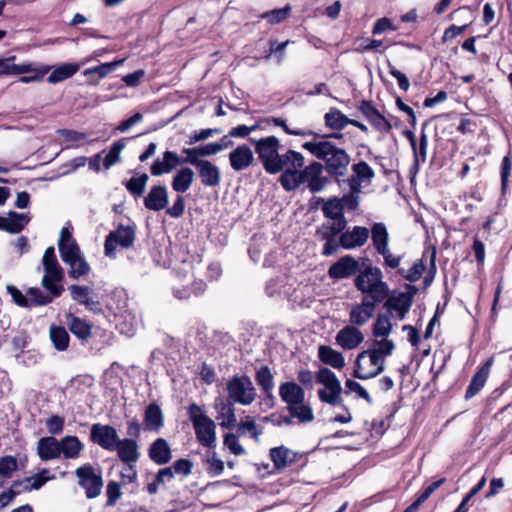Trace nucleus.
Segmentation results:
<instances>
[{"label":"nucleus","instance_id":"obj_40","mask_svg":"<svg viewBox=\"0 0 512 512\" xmlns=\"http://www.w3.org/2000/svg\"><path fill=\"white\" fill-rule=\"evenodd\" d=\"M270 457L277 469L285 468L295 460V454L284 446L272 448Z\"/></svg>","mask_w":512,"mask_h":512},{"label":"nucleus","instance_id":"obj_11","mask_svg":"<svg viewBox=\"0 0 512 512\" xmlns=\"http://www.w3.org/2000/svg\"><path fill=\"white\" fill-rule=\"evenodd\" d=\"M384 369L385 362L367 349L358 354L353 375L355 378L366 380L378 376Z\"/></svg>","mask_w":512,"mask_h":512},{"label":"nucleus","instance_id":"obj_48","mask_svg":"<svg viewBox=\"0 0 512 512\" xmlns=\"http://www.w3.org/2000/svg\"><path fill=\"white\" fill-rule=\"evenodd\" d=\"M392 331L391 316L386 313L377 315V318L373 324L372 334L375 338L388 337Z\"/></svg>","mask_w":512,"mask_h":512},{"label":"nucleus","instance_id":"obj_43","mask_svg":"<svg viewBox=\"0 0 512 512\" xmlns=\"http://www.w3.org/2000/svg\"><path fill=\"white\" fill-rule=\"evenodd\" d=\"M30 221L28 214L9 212L5 231L11 234L20 233Z\"/></svg>","mask_w":512,"mask_h":512},{"label":"nucleus","instance_id":"obj_39","mask_svg":"<svg viewBox=\"0 0 512 512\" xmlns=\"http://www.w3.org/2000/svg\"><path fill=\"white\" fill-rule=\"evenodd\" d=\"M68 289L71 298L79 304H83L90 309L99 304L90 296L91 291L87 286L71 285Z\"/></svg>","mask_w":512,"mask_h":512},{"label":"nucleus","instance_id":"obj_32","mask_svg":"<svg viewBox=\"0 0 512 512\" xmlns=\"http://www.w3.org/2000/svg\"><path fill=\"white\" fill-rule=\"evenodd\" d=\"M84 444L77 436H65L59 440L60 456L65 459H76L84 450Z\"/></svg>","mask_w":512,"mask_h":512},{"label":"nucleus","instance_id":"obj_6","mask_svg":"<svg viewBox=\"0 0 512 512\" xmlns=\"http://www.w3.org/2000/svg\"><path fill=\"white\" fill-rule=\"evenodd\" d=\"M188 415L200 445L207 448H214L217 439L215 422L209 418L196 403L189 405Z\"/></svg>","mask_w":512,"mask_h":512},{"label":"nucleus","instance_id":"obj_35","mask_svg":"<svg viewBox=\"0 0 512 512\" xmlns=\"http://www.w3.org/2000/svg\"><path fill=\"white\" fill-rule=\"evenodd\" d=\"M193 180V170L189 167H183L173 176L171 185L177 193H185L191 187Z\"/></svg>","mask_w":512,"mask_h":512},{"label":"nucleus","instance_id":"obj_8","mask_svg":"<svg viewBox=\"0 0 512 512\" xmlns=\"http://www.w3.org/2000/svg\"><path fill=\"white\" fill-rule=\"evenodd\" d=\"M226 391L228 400L243 406L251 405L257 397L256 388L250 377L246 375H235L229 378L226 382Z\"/></svg>","mask_w":512,"mask_h":512},{"label":"nucleus","instance_id":"obj_18","mask_svg":"<svg viewBox=\"0 0 512 512\" xmlns=\"http://www.w3.org/2000/svg\"><path fill=\"white\" fill-rule=\"evenodd\" d=\"M58 248L60 257L65 264L70 263L72 260L82 255L76 240L66 227H63L60 231Z\"/></svg>","mask_w":512,"mask_h":512},{"label":"nucleus","instance_id":"obj_5","mask_svg":"<svg viewBox=\"0 0 512 512\" xmlns=\"http://www.w3.org/2000/svg\"><path fill=\"white\" fill-rule=\"evenodd\" d=\"M175 278L173 294L178 299H188L192 295L199 296L206 290V283L203 280L194 279L191 261H182L181 266L176 270Z\"/></svg>","mask_w":512,"mask_h":512},{"label":"nucleus","instance_id":"obj_33","mask_svg":"<svg viewBox=\"0 0 512 512\" xmlns=\"http://www.w3.org/2000/svg\"><path fill=\"white\" fill-rule=\"evenodd\" d=\"M371 239L373 246L378 254H384L389 248V233L387 227L382 222H376L371 227Z\"/></svg>","mask_w":512,"mask_h":512},{"label":"nucleus","instance_id":"obj_46","mask_svg":"<svg viewBox=\"0 0 512 512\" xmlns=\"http://www.w3.org/2000/svg\"><path fill=\"white\" fill-rule=\"evenodd\" d=\"M148 180V174H136L125 183V188L135 198L142 197Z\"/></svg>","mask_w":512,"mask_h":512},{"label":"nucleus","instance_id":"obj_41","mask_svg":"<svg viewBox=\"0 0 512 512\" xmlns=\"http://www.w3.org/2000/svg\"><path fill=\"white\" fill-rule=\"evenodd\" d=\"M50 340L58 351H65L69 346L70 337L62 326L51 325L49 329Z\"/></svg>","mask_w":512,"mask_h":512},{"label":"nucleus","instance_id":"obj_59","mask_svg":"<svg viewBox=\"0 0 512 512\" xmlns=\"http://www.w3.org/2000/svg\"><path fill=\"white\" fill-rule=\"evenodd\" d=\"M223 444L234 455L240 456L246 454V450L240 444L238 436L233 433L224 435Z\"/></svg>","mask_w":512,"mask_h":512},{"label":"nucleus","instance_id":"obj_49","mask_svg":"<svg viewBox=\"0 0 512 512\" xmlns=\"http://www.w3.org/2000/svg\"><path fill=\"white\" fill-rule=\"evenodd\" d=\"M255 380L264 393L270 394L272 392L274 388V377L268 366L263 365L257 369Z\"/></svg>","mask_w":512,"mask_h":512},{"label":"nucleus","instance_id":"obj_42","mask_svg":"<svg viewBox=\"0 0 512 512\" xmlns=\"http://www.w3.org/2000/svg\"><path fill=\"white\" fill-rule=\"evenodd\" d=\"M325 125L332 130H342L350 122V118L339 109L331 108L324 116Z\"/></svg>","mask_w":512,"mask_h":512},{"label":"nucleus","instance_id":"obj_25","mask_svg":"<svg viewBox=\"0 0 512 512\" xmlns=\"http://www.w3.org/2000/svg\"><path fill=\"white\" fill-rule=\"evenodd\" d=\"M369 238V230L366 227L354 226L352 230L340 235V245L345 249H353L363 246Z\"/></svg>","mask_w":512,"mask_h":512},{"label":"nucleus","instance_id":"obj_50","mask_svg":"<svg viewBox=\"0 0 512 512\" xmlns=\"http://www.w3.org/2000/svg\"><path fill=\"white\" fill-rule=\"evenodd\" d=\"M369 349L375 355L381 358L383 362H385V358L392 355L393 351L395 350V344L392 340L388 339L387 337L381 338L380 340L375 338V340L372 343V346Z\"/></svg>","mask_w":512,"mask_h":512},{"label":"nucleus","instance_id":"obj_10","mask_svg":"<svg viewBox=\"0 0 512 512\" xmlns=\"http://www.w3.org/2000/svg\"><path fill=\"white\" fill-rule=\"evenodd\" d=\"M75 475L78 479V486L84 489L88 499H94L101 494L104 483L100 469L86 463L75 470Z\"/></svg>","mask_w":512,"mask_h":512},{"label":"nucleus","instance_id":"obj_64","mask_svg":"<svg viewBox=\"0 0 512 512\" xmlns=\"http://www.w3.org/2000/svg\"><path fill=\"white\" fill-rule=\"evenodd\" d=\"M64 423L65 421L62 416L52 415L46 420L47 431L51 435H59L63 431Z\"/></svg>","mask_w":512,"mask_h":512},{"label":"nucleus","instance_id":"obj_22","mask_svg":"<svg viewBox=\"0 0 512 512\" xmlns=\"http://www.w3.org/2000/svg\"><path fill=\"white\" fill-rule=\"evenodd\" d=\"M255 161L252 149L246 145H238L229 153V163L234 171H243L249 168Z\"/></svg>","mask_w":512,"mask_h":512},{"label":"nucleus","instance_id":"obj_26","mask_svg":"<svg viewBox=\"0 0 512 512\" xmlns=\"http://www.w3.org/2000/svg\"><path fill=\"white\" fill-rule=\"evenodd\" d=\"M168 204V191L164 185H154L144 197V205L152 211H160Z\"/></svg>","mask_w":512,"mask_h":512},{"label":"nucleus","instance_id":"obj_3","mask_svg":"<svg viewBox=\"0 0 512 512\" xmlns=\"http://www.w3.org/2000/svg\"><path fill=\"white\" fill-rule=\"evenodd\" d=\"M279 396L286 403V408L292 417L297 418L301 423L313 421V410L305 404V392L297 383L292 381L282 383L279 387Z\"/></svg>","mask_w":512,"mask_h":512},{"label":"nucleus","instance_id":"obj_62","mask_svg":"<svg viewBox=\"0 0 512 512\" xmlns=\"http://www.w3.org/2000/svg\"><path fill=\"white\" fill-rule=\"evenodd\" d=\"M107 506H114L121 498V487L116 481H109L106 487Z\"/></svg>","mask_w":512,"mask_h":512},{"label":"nucleus","instance_id":"obj_21","mask_svg":"<svg viewBox=\"0 0 512 512\" xmlns=\"http://www.w3.org/2000/svg\"><path fill=\"white\" fill-rule=\"evenodd\" d=\"M359 111L369 121V123L381 133H388L392 126L390 122L371 104L363 100L359 105Z\"/></svg>","mask_w":512,"mask_h":512},{"label":"nucleus","instance_id":"obj_15","mask_svg":"<svg viewBox=\"0 0 512 512\" xmlns=\"http://www.w3.org/2000/svg\"><path fill=\"white\" fill-rule=\"evenodd\" d=\"M120 440L116 429L108 424L95 423L91 426L90 441L107 451H115Z\"/></svg>","mask_w":512,"mask_h":512},{"label":"nucleus","instance_id":"obj_61","mask_svg":"<svg viewBox=\"0 0 512 512\" xmlns=\"http://www.w3.org/2000/svg\"><path fill=\"white\" fill-rule=\"evenodd\" d=\"M16 469L17 460L13 456H4L0 459V475L2 477H11Z\"/></svg>","mask_w":512,"mask_h":512},{"label":"nucleus","instance_id":"obj_47","mask_svg":"<svg viewBox=\"0 0 512 512\" xmlns=\"http://www.w3.org/2000/svg\"><path fill=\"white\" fill-rule=\"evenodd\" d=\"M347 221L345 218L333 219L331 222L324 223L318 228L316 235L317 236H325L335 238L338 234H342L343 230L346 228Z\"/></svg>","mask_w":512,"mask_h":512},{"label":"nucleus","instance_id":"obj_63","mask_svg":"<svg viewBox=\"0 0 512 512\" xmlns=\"http://www.w3.org/2000/svg\"><path fill=\"white\" fill-rule=\"evenodd\" d=\"M287 167L286 169L300 170L304 165V156L295 150L286 151Z\"/></svg>","mask_w":512,"mask_h":512},{"label":"nucleus","instance_id":"obj_27","mask_svg":"<svg viewBox=\"0 0 512 512\" xmlns=\"http://www.w3.org/2000/svg\"><path fill=\"white\" fill-rule=\"evenodd\" d=\"M201 183L206 187H216L221 182V173L218 166L208 160H204L196 168Z\"/></svg>","mask_w":512,"mask_h":512},{"label":"nucleus","instance_id":"obj_58","mask_svg":"<svg viewBox=\"0 0 512 512\" xmlns=\"http://www.w3.org/2000/svg\"><path fill=\"white\" fill-rule=\"evenodd\" d=\"M512 171V160L510 155L503 157L500 167L501 193L504 195L508 188L509 178Z\"/></svg>","mask_w":512,"mask_h":512},{"label":"nucleus","instance_id":"obj_16","mask_svg":"<svg viewBox=\"0 0 512 512\" xmlns=\"http://www.w3.org/2000/svg\"><path fill=\"white\" fill-rule=\"evenodd\" d=\"M385 300L384 307L387 310L385 313L391 317L395 313L399 320H403L412 306L413 296L408 292H400L388 295Z\"/></svg>","mask_w":512,"mask_h":512},{"label":"nucleus","instance_id":"obj_54","mask_svg":"<svg viewBox=\"0 0 512 512\" xmlns=\"http://www.w3.org/2000/svg\"><path fill=\"white\" fill-rule=\"evenodd\" d=\"M27 297L29 304L40 306L52 302V300L58 296H53L49 292L46 294L40 288L32 287L28 289Z\"/></svg>","mask_w":512,"mask_h":512},{"label":"nucleus","instance_id":"obj_28","mask_svg":"<svg viewBox=\"0 0 512 512\" xmlns=\"http://www.w3.org/2000/svg\"><path fill=\"white\" fill-rule=\"evenodd\" d=\"M117 455L124 464H136L139 459L138 444L131 438L120 439L117 444Z\"/></svg>","mask_w":512,"mask_h":512},{"label":"nucleus","instance_id":"obj_44","mask_svg":"<svg viewBox=\"0 0 512 512\" xmlns=\"http://www.w3.org/2000/svg\"><path fill=\"white\" fill-rule=\"evenodd\" d=\"M68 326L70 331L79 339L86 340L91 336V325L85 320L75 317L68 316Z\"/></svg>","mask_w":512,"mask_h":512},{"label":"nucleus","instance_id":"obj_30","mask_svg":"<svg viewBox=\"0 0 512 512\" xmlns=\"http://www.w3.org/2000/svg\"><path fill=\"white\" fill-rule=\"evenodd\" d=\"M150 459L158 464H167L172 458V452L168 442L163 438L156 439L149 447Z\"/></svg>","mask_w":512,"mask_h":512},{"label":"nucleus","instance_id":"obj_55","mask_svg":"<svg viewBox=\"0 0 512 512\" xmlns=\"http://www.w3.org/2000/svg\"><path fill=\"white\" fill-rule=\"evenodd\" d=\"M424 270H425V266H424L422 260H418L408 270L399 268L397 273L400 276H402L404 279L408 280L409 282H416L420 279Z\"/></svg>","mask_w":512,"mask_h":512},{"label":"nucleus","instance_id":"obj_4","mask_svg":"<svg viewBox=\"0 0 512 512\" xmlns=\"http://www.w3.org/2000/svg\"><path fill=\"white\" fill-rule=\"evenodd\" d=\"M354 285L366 294L365 297L374 302L384 301L389 294V286L383 281V273L376 266L368 265L360 271L354 279Z\"/></svg>","mask_w":512,"mask_h":512},{"label":"nucleus","instance_id":"obj_19","mask_svg":"<svg viewBox=\"0 0 512 512\" xmlns=\"http://www.w3.org/2000/svg\"><path fill=\"white\" fill-rule=\"evenodd\" d=\"M364 340L363 333L358 327L347 325L340 329L335 337L336 344L344 350L356 349Z\"/></svg>","mask_w":512,"mask_h":512},{"label":"nucleus","instance_id":"obj_14","mask_svg":"<svg viewBox=\"0 0 512 512\" xmlns=\"http://www.w3.org/2000/svg\"><path fill=\"white\" fill-rule=\"evenodd\" d=\"M352 175L343 180V184L349 188V193L354 195L360 193L362 187L371 184L375 176L374 170L365 161L355 163L351 167Z\"/></svg>","mask_w":512,"mask_h":512},{"label":"nucleus","instance_id":"obj_20","mask_svg":"<svg viewBox=\"0 0 512 512\" xmlns=\"http://www.w3.org/2000/svg\"><path fill=\"white\" fill-rule=\"evenodd\" d=\"M182 163L180 156L170 150H166L162 157H157L150 166V172L153 176H161L172 172Z\"/></svg>","mask_w":512,"mask_h":512},{"label":"nucleus","instance_id":"obj_53","mask_svg":"<svg viewBox=\"0 0 512 512\" xmlns=\"http://www.w3.org/2000/svg\"><path fill=\"white\" fill-rule=\"evenodd\" d=\"M322 212L326 218L331 220L345 218L343 214V205L337 198L326 201L322 207Z\"/></svg>","mask_w":512,"mask_h":512},{"label":"nucleus","instance_id":"obj_23","mask_svg":"<svg viewBox=\"0 0 512 512\" xmlns=\"http://www.w3.org/2000/svg\"><path fill=\"white\" fill-rule=\"evenodd\" d=\"M235 403L230 400H224L222 398H216L214 408L217 411L216 419L219 420V425L222 428L232 429L237 424L235 414Z\"/></svg>","mask_w":512,"mask_h":512},{"label":"nucleus","instance_id":"obj_29","mask_svg":"<svg viewBox=\"0 0 512 512\" xmlns=\"http://www.w3.org/2000/svg\"><path fill=\"white\" fill-rule=\"evenodd\" d=\"M37 454L42 461L59 458V440L53 436L40 438L37 442Z\"/></svg>","mask_w":512,"mask_h":512},{"label":"nucleus","instance_id":"obj_37","mask_svg":"<svg viewBox=\"0 0 512 512\" xmlns=\"http://www.w3.org/2000/svg\"><path fill=\"white\" fill-rule=\"evenodd\" d=\"M79 70V65L76 63H64L53 69L48 76L47 81L50 84H56L72 77Z\"/></svg>","mask_w":512,"mask_h":512},{"label":"nucleus","instance_id":"obj_45","mask_svg":"<svg viewBox=\"0 0 512 512\" xmlns=\"http://www.w3.org/2000/svg\"><path fill=\"white\" fill-rule=\"evenodd\" d=\"M124 61L125 59L123 58L113 62L103 63L95 67L87 68L83 71V75L86 77H90V75H96L99 81L113 72L117 67L121 66Z\"/></svg>","mask_w":512,"mask_h":512},{"label":"nucleus","instance_id":"obj_36","mask_svg":"<svg viewBox=\"0 0 512 512\" xmlns=\"http://www.w3.org/2000/svg\"><path fill=\"white\" fill-rule=\"evenodd\" d=\"M318 357L323 363L336 369H341L345 365L342 353L329 346H320L318 349Z\"/></svg>","mask_w":512,"mask_h":512},{"label":"nucleus","instance_id":"obj_56","mask_svg":"<svg viewBox=\"0 0 512 512\" xmlns=\"http://www.w3.org/2000/svg\"><path fill=\"white\" fill-rule=\"evenodd\" d=\"M291 12V6L286 5L279 9L264 12L261 14V18L268 21L270 24H278L285 20Z\"/></svg>","mask_w":512,"mask_h":512},{"label":"nucleus","instance_id":"obj_13","mask_svg":"<svg viewBox=\"0 0 512 512\" xmlns=\"http://www.w3.org/2000/svg\"><path fill=\"white\" fill-rule=\"evenodd\" d=\"M135 241V229L132 226L119 225L116 230L111 231L105 239L104 252L107 257L115 256L117 245L122 248H130Z\"/></svg>","mask_w":512,"mask_h":512},{"label":"nucleus","instance_id":"obj_7","mask_svg":"<svg viewBox=\"0 0 512 512\" xmlns=\"http://www.w3.org/2000/svg\"><path fill=\"white\" fill-rule=\"evenodd\" d=\"M42 264L45 271L41 284L47 292L53 296H60L64 287L61 282L64 280V271L60 266L54 247H48L42 257Z\"/></svg>","mask_w":512,"mask_h":512},{"label":"nucleus","instance_id":"obj_60","mask_svg":"<svg viewBox=\"0 0 512 512\" xmlns=\"http://www.w3.org/2000/svg\"><path fill=\"white\" fill-rule=\"evenodd\" d=\"M206 463V471L210 476L216 477L223 473L225 464L217 457L216 452L211 453V455L207 457Z\"/></svg>","mask_w":512,"mask_h":512},{"label":"nucleus","instance_id":"obj_38","mask_svg":"<svg viewBox=\"0 0 512 512\" xmlns=\"http://www.w3.org/2000/svg\"><path fill=\"white\" fill-rule=\"evenodd\" d=\"M15 56L0 58V75H22L32 71L30 64H14Z\"/></svg>","mask_w":512,"mask_h":512},{"label":"nucleus","instance_id":"obj_34","mask_svg":"<svg viewBox=\"0 0 512 512\" xmlns=\"http://www.w3.org/2000/svg\"><path fill=\"white\" fill-rule=\"evenodd\" d=\"M52 479H54V475H50L49 470L44 468L21 482H15L14 486L21 485L25 491L38 490Z\"/></svg>","mask_w":512,"mask_h":512},{"label":"nucleus","instance_id":"obj_12","mask_svg":"<svg viewBox=\"0 0 512 512\" xmlns=\"http://www.w3.org/2000/svg\"><path fill=\"white\" fill-rule=\"evenodd\" d=\"M255 152L264 170L269 173L281 147L280 140L276 136H267L260 139H251Z\"/></svg>","mask_w":512,"mask_h":512},{"label":"nucleus","instance_id":"obj_57","mask_svg":"<svg viewBox=\"0 0 512 512\" xmlns=\"http://www.w3.org/2000/svg\"><path fill=\"white\" fill-rule=\"evenodd\" d=\"M124 147L125 143L123 139L116 141L112 145L103 161V165L106 169H109L111 166H113L120 160V153L124 149Z\"/></svg>","mask_w":512,"mask_h":512},{"label":"nucleus","instance_id":"obj_51","mask_svg":"<svg viewBox=\"0 0 512 512\" xmlns=\"http://www.w3.org/2000/svg\"><path fill=\"white\" fill-rule=\"evenodd\" d=\"M237 431L239 435L249 433L250 437L256 442L259 441L261 430L258 428L255 420L251 416H245L238 424Z\"/></svg>","mask_w":512,"mask_h":512},{"label":"nucleus","instance_id":"obj_9","mask_svg":"<svg viewBox=\"0 0 512 512\" xmlns=\"http://www.w3.org/2000/svg\"><path fill=\"white\" fill-rule=\"evenodd\" d=\"M317 382L324 385V389L318 391L319 399L327 404L343 405L341 398L342 386L335 373L328 368H321L316 374Z\"/></svg>","mask_w":512,"mask_h":512},{"label":"nucleus","instance_id":"obj_1","mask_svg":"<svg viewBox=\"0 0 512 512\" xmlns=\"http://www.w3.org/2000/svg\"><path fill=\"white\" fill-rule=\"evenodd\" d=\"M312 135H314V139L303 143V149L323 160L324 169L329 175L333 177L345 176L350 164V156L343 148L336 146L331 141L333 138H341L342 134L317 135L313 133Z\"/></svg>","mask_w":512,"mask_h":512},{"label":"nucleus","instance_id":"obj_2","mask_svg":"<svg viewBox=\"0 0 512 512\" xmlns=\"http://www.w3.org/2000/svg\"><path fill=\"white\" fill-rule=\"evenodd\" d=\"M324 166L320 162H312L302 170L286 169L279 177V182L285 191H294L301 184H307L311 193L321 192L328 184V178L323 175Z\"/></svg>","mask_w":512,"mask_h":512},{"label":"nucleus","instance_id":"obj_52","mask_svg":"<svg viewBox=\"0 0 512 512\" xmlns=\"http://www.w3.org/2000/svg\"><path fill=\"white\" fill-rule=\"evenodd\" d=\"M67 265L70 267L68 275L72 279H78L81 276H85L90 271V266L83 255L75 258V260L67 263Z\"/></svg>","mask_w":512,"mask_h":512},{"label":"nucleus","instance_id":"obj_24","mask_svg":"<svg viewBox=\"0 0 512 512\" xmlns=\"http://www.w3.org/2000/svg\"><path fill=\"white\" fill-rule=\"evenodd\" d=\"M357 269L358 262L352 256L346 255L330 266L328 275L331 279H344L352 276Z\"/></svg>","mask_w":512,"mask_h":512},{"label":"nucleus","instance_id":"obj_17","mask_svg":"<svg viewBox=\"0 0 512 512\" xmlns=\"http://www.w3.org/2000/svg\"><path fill=\"white\" fill-rule=\"evenodd\" d=\"M377 303L363 297L360 303L353 305L349 312L350 325L358 327L367 324L375 313Z\"/></svg>","mask_w":512,"mask_h":512},{"label":"nucleus","instance_id":"obj_31","mask_svg":"<svg viewBox=\"0 0 512 512\" xmlns=\"http://www.w3.org/2000/svg\"><path fill=\"white\" fill-rule=\"evenodd\" d=\"M144 426L146 430L159 432L164 426V415L156 403L149 404L144 413Z\"/></svg>","mask_w":512,"mask_h":512}]
</instances>
